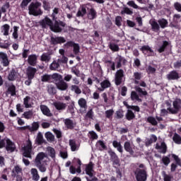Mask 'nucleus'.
I'll return each mask as SVG.
<instances>
[{"instance_id": "47", "label": "nucleus", "mask_w": 181, "mask_h": 181, "mask_svg": "<svg viewBox=\"0 0 181 181\" xmlns=\"http://www.w3.org/2000/svg\"><path fill=\"white\" fill-rule=\"evenodd\" d=\"M18 30H19V27L14 26L13 28L12 36H13V39H18V37H19V35L18 34Z\"/></svg>"}, {"instance_id": "50", "label": "nucleus", "mask_w": 181, "mask_h": 181, "mask_svg": "<svg viewBox=\"0 0 181 181\" xmlns=\"http://www.w3.org/2000/svg\"><path fill=\"white\" fill-rule=\"evenodd\" d=\"M88 135L90 139H92V141H94V139H98V135L94 131L89 132Z\"/></svg>"}, {"instance_id": "25", "label": "nucleus", "mask_w": 181, "mask_h": 181, "mask_svg": "<svg viewBox=\"0 0 181 181\" xmlns=\"http://www.w3.org/2000/svg\"><path fill=\"white\" fill-rule=\"evenodd\" d=\"M156 149H158L160 153H166V144L164 142H162L160 144H157L156 145Z\"/></svg>"}, {"instance_id": "2", "label": "nucleus", "mask_w": 181, "mask_h": 181, "mask_svg": "<svg viewBox=\"0 0 181 181\" xmlns=\"http://www.w3.org/2000/svg\"><path fill=\"white\" fill-rule=\"evenodd\" d=\"M42 4L39 2L31 3L28 6V13L29 15H33V16H40L43 15V11L40 9Z\"/></svg>"}, {"instance_id": "35", "label": "nucleus", "mask_w": 181, "mask_h": 181, "mask_svg": "<svg viewBox=\"0 0 181 181\" xmlns=\"http://www.w3.org/2000/svg\"><path fill=\"white\" fill-rule=\"evenodd\" d=\"M131 100L132 101H138V103H141L142 101L141 98H139V95L135 91H132L131 93Z\"/></svg>"}, {"instance_id": "32", "label": "nucleus", "mask_w": 181, "mask_h": 181, "mask_svg": "<svg viewBox=\"0 0 181 181\" xmlns=\"http://www.w3.org/2000/svg\"><path fill=\"white\" fill-rule=\"evenodd\" d=\"M69 146L71 147V150L72 151V152H76V151H78L79 146L78 144H76V141L70 140Z\"/></svg>"}, {"instance_id": "1", "label": "nucleus", "mask_w": 181, "mask_h": 181, "mask_svg": "<svg viewBox=\"0 0 181 181\" xmlns=\"http://www.w3.org/2000/svg\"><path fill=\"white\" fill-rule=\"evenodd\" d=\"M40 25L42 26V28H49L52 32H62V28L59 26V21H55L54 25H53V21H52V19L47 16L40 21Z\"/></svg>"}, {"instance_id": "24", "label": "nucleus", "mask_w": 181, "mask_h": 181, "mask_svg": "<svg viewBox=\"0 0 181 181\" xmlns=\"http://www.w3.org/2000/svg\"><path fill=\"white\" fill-rule=\"evenodd\" d=\"M40 108L44 115H46L47 117H52V112H50V109H49L47 106L41 105Z\"/></svg>"}, {"instance_id": "57", "label": "nucleus", "mask_w": 181, "mask_h": 181, "mask_svg": "<svg viewBox=\"0 0 181 181\" xmlns=\"http://www.w3.org/2000/svg\"><path fill=\"white\" fill-rule=\"evenodd\" d=\"M42 6L45 11H50V3L49 1H44L42 2Z\"/></svg>"}, {"instance_id": "46", "label": "nucleus", "mask_w": 181, "mask_h": 181, "mask_svg": "<svg viewBox=\"0 0 181 181\" xmlns=\"http://www.w3.org/2000/svg\"><path fill=\"white\" fill-rule=\"evenodd\" d=\"M64 124H65L66 127L67 128H69L70 129H71V128L74 127V123H73V121H71V119H65Z\"/></svg>"}, {"instance_id": "48", "label": "nucleus", "mask_w": 181, "mask_h": 181, "mask_svg": "<svg viewBox=\"0 0 181 181\" xmlns=\"http://www.w3.org/2000/svg\"><path fill=\"white\" fill-rule=\"evenodd\" d=\"M168 45L169 42H168L167 41H163V45L158 48V52L159 53L165 52V49H166V46H168Z\"/></svg>"}, {"instance_id": "54", "label": "nucleus", "mask_w": 181, "mask_h": 181, "mask_svg": "<svg viewBox=\"0 0 181 181\" xmlns=\"http://www.w3.org/2000/svg\"><path fill=\"white\" fill-rule=\"evenodd\" d=\"M161 160L165 166H168L170 163V158L168 156H163Z\"/></svg>"}, {"instance_id": "14", "label": "nucleus", "mask_w": 181, "mask_h": 181, "mask_svg": "<svg viewBox=\"0 0 181 181\" xmlns=\"http://www.w3.org/2000/svg\"><path fill=\"white\" fill-rule=\"evenodd\" d=\"M36 71H37L36 68L28 66L26 69V76L28 78H35V74H36Z\"/></svg>"}, {"instance_id": "43", "label": "nucleus", "mask_w": 181, "mask_h": 181, "mask_svg": "<svg viewBox=\"0 0 181 181\" xmlns=\"http://www.w3.org/2000/svg\"><path fill=\"white\" fill-rule=\"evenodd\" d=\"M23 117H24L25 119H32V117H33V111L29 110V111L25 112L23 114Z\"/></svg>"}, {"instance_id": "58", "label": "nucleus", "mask_w": 181, "mask_h": 181, "mask_svg": "<svg viewBox=\"0 0 181 181\" xmlns=\"http://www.w3.org/2000/svg\"><path fill=\"white\" fill-rule=\"evenodd\" d=\"M107 118H111L114 115V110L110 109L105 112Z\"/></svg>"}, {"instance_id": "31", "label": "nucleus", "mask_w": 181, "mask_h": 181, "mask_svg": "<svg viewBox=\"0 0 181 181\" xmlns=\"http://www.w3.org/2000/svg\"><path fill=\"white\" fill-rule=\"evenodd\" d=\"M60 63L59 62V60L56 61H53L52 63L49 65V70H52L53 71H56V70H57V69H59V67H60Z\"/></svg>"}, {"instance_id": "37", "label": "nucleus", "mask_w": 181, "mask_h": 181, "mask_svg": "<svg viewBox=\"0 0 181 181\" xmlns=\"http://www.w3.org/2000/svg\"><path fill=\"white\" fill-rule=\"evenodd\" d=\"M88 19H90L93 21V19H95L97 18V12L94 8H90L89 11V13H88Z\"/></svg>"}, {"instance_id": "39", "label": "nucleus", "mask_w": 181, "mask_h": 181, "mask_svg": "<svg viewBox=\"0 0 181 181\" xmlns=\"http://www.w3.org/2000/svg\"><path fill=\"white\" fill-rule=\"evenodd\" d=\"M158 23H159L160 27L162 29H165V28H168V20L165 18H161L158 21Z\"/></svg>"}, {"instance_id": "30", "label": "nucleus", "mask_w": 181, "mask_h": 181, "mask_svg": "<svg viewBox=\"0 0 181 181\" xmlns=\"http://www.w3.org/2000/svg\"><path fill=\"white\" fill-rule=\"evenodd\" d=\"M109 154L111 156V159L113 160L114 165H119V160H118V156H117V154L112 151H109Z\"/></svg>"}, {"instance_id": "59", "label": "nucleus", "mask_w": 181, "mask_h": 181, "mask_svg": "<svg viewBox=\"0 0 181 181\" xmlns=\"http://www.w3.org/2000/svg\"><path fill=\"white\" fill-rule=\"evenodd\" d=\"M73 48V52L74 54H78V53H80V45H78V44L75 43Z\"/></svg>"}, {"instance_id": "13", "label": "nucleus", "mask_w": 181, "mask_h": 181, "mask_svg": "<svg viewBox=\"0 0 181 181\" xmlns=\"http://www.w3.org/2000/svg\"><path fill=\"white\" fill-rule=\"evenodd\" d=\"M53 105L56 110H57V111H64V110H66L67 107V104L60 101L54 102Z\"/></svg>"}, {"instance_id": "61", "label": "nucleus", "mask_w": 181, "mask_h": 181, "mask_svg": "<svg viewBox=\"0 0 181 181\" xmlns=\"http://www.w3.org/2000/svg\"><path fill=\"white\" fill-rule=\"evenodd\" d=\"M45 138H47V141H53L54 139V136L53 134L48 132L45 133Z\"/></svg>"}, {"instance_id": "15", "label": "nucleus", "mask_w": 181, "mask_h": 181, "mask_svg": "<svg viewBox=\"0 0 181 181\" xmlns=\"http://www.w3.org/2000/svg\"><path fill=\"white\" fill-rule=\"evenodd\" d=\"M57 88L61 91H66L69 88V85L64 81H61L56 83Z\"/></svg>"}, {"instance_id": "45", "label": "nucleus", "mask_w": 181, "mask_h": 181, "mask_svg": "<svg viewBox=\"0 0 181 181\" xmlns=\"http://www.w3.org/2000/svg\"><path fill=\"white\" fill-rule=\"evenodd\" d=\"M36 142L39 145H42V144H43V142H45V140L43 139V135L42 134V133L40 132L37 134V136L36 138Z\"/></svg>"}, {"instance_id": "7", "label": "nucleus", "mask_w": 181, "mask_h": 181, "mask_svg": "<svg viewBox=\"0 0 181 181\" xmlns=\"http://www.w3.org/2000/svg\"><path fill=\"white\" fill-rule=\"evenodd\" d=\"M95 87L98 88V91L103 92L105 88L111 87V83L108 80H105L100 83V86L95 85Z\"/></svg>"}, {"instance_id": "9", "label": "nucleus", "mask_w": 181, "mask_h": 181, "mask_svg": "<svg viewBox=\"0 0 181 181\" xmlns=\"http://www.w3.org/2000/svg\"><path fill=\"white\" fill-rule=\"evenodd\" d=\"M140 50L145 54L146 56H155V52L152 50L149 45H144L141 47Z\"/></svg>"}, {"instance_id": "19", "label": "nucleus", "mask_w": 181, "mask_h": 181, "mask_svg": "<svg viewBox=\"0 0 181 181\" xmlns=\"http://www.w3.org/2000/svg\"><path fill=\"white\" fill-rule=\"evenodd\" d=\"M28 63L30 66H36L37 63V56L36 54H30L28 58Z\"/></svg>"}, {"instance_id": "12", "label": "nucleus", "mask_w": 181, "mask_h": 181, "mask_svg": "<svg viewBox=\"0 0 181 181\" xmlns=\"http://www.w3.org/2000/svg\"><path fill=\"white\" fill-rule=\"evenodd\" d=\"M90 6H91V5L90 4H84V5H82L77 13H76V16H84V15H86V13H87V9H88L90 8Z\"/></svg>"}, {"instance_id": "4", "label": "nucleus", "mask_w": 181, "mask_h": 181, "mask_svg": "<svg viewBox=\"0 0 181 181\" xmlns=\"http://www.w3.org/2000/svg\"><path fill=\"white\" fill-rule=\"evenodd\" d=\"M32 141L28 140L25 146L23 147V155L25 158H32V155H35V152L32 151Z\"/></svg>"}, {"instance_id": "33", "label": "nucleus", "mask_w": 181, "mask_h": 181, "mask_svg": "<svg viewBox=\"0 0 181 181\" xmlns=\"http://www.w3.org/2000/svg\"><path fill=\"white\" fill-rule=\"evenodd\" d=\"M51 78L54 79V81L56 83H59V81H63V76L57 73L53 74L51 76Z\"/></svg>"}, {"instance_id": "29", "label": "nucleus", "mask_w": 181, "mask_h": 181, "mask_svg": "<svg viewBox=\"0 0 181 181\" xmlns=\"http://www.w3.org/2000/svg\"><path fill=\"white\" fill-rule=\"evenodd\" d=\"M46 152L50 158L54 159L56 158V151L52 147L48 146L47 147Z\"/></svg>"}, {"instance_id": "38", "label": "nucleus", "mask_w": 181, "mask_h": 181, "mask_svg": "<svg viewBox=\"0 0 181 181\" xmlns=\"http://www.w3.org/2000/svg\"><path fill=\"white\" fill-rule=\"evenodd\" d=\"M69 172L71 175H76V173H81V167L78 166L77 169L74 166L71 165L69 168Z\"/></svg>"}, {"instance_id": "49", "label": "nucleus", "mask_w": 181, "mask_h": 181, "mask_svg": "<svg viewBox=\"0 0 181 181\" xmlns=\"http://www.w3.org/2000/svg\"><path fill=\"white\" fill-rule=\"evenodd\" d=\"M122 15L127 14V15H132L134 12L128 7H124L121 11Z\"/></svg>"}, {"instance_id": "18", "label": "nucleus", "mask_w": 181, "mask_h": 181, "mask_svg": "<svg viewBox=\"0 0 181 181\" xmlns=\"http://www.w3.org/2000/svg\"><path fill=\"white\" fill-rule=\"evenodd\" d=\"M45 158H47V154H45L43 152H40L35 159V164L42 163V160H45Z\"/></svg>"}, {"instance_id": "64", "label": "nucleus", "mask_w": 181, "mask_h": 181, "mask_svg": "<svg viewBox=\"0 0 181 181\" xmlns=\"http://www.w3.org/2000/svg\"><path fill=\"white\" fill-rule=\"evenodd\" d=\"M163 177L164 179V181H171L172 180V176L167 175L166 173L163 172Z\"/></svg>"}, {"instance_id": "62", "label": "nucleus", "mask_w": 181, "mask_h": 181, "mask_svg": "<svg viewBox=\"0 0 181 181\" xmlns=\"http://www.w3.org/2000/svg\"><path fill=\"white\" fill-rule=\"evenodd\" d=\"M37 129H39V123L37 122L33 123V126L31 128H30V131L33 132V131H37Z\"/></svg>"}, {"instance_id": "56", "label": "nucleus", "mask_w": 181, "mask_h": 181, "mask_svg": "<svg viewBox=\"0 0 181 181\" xmlns=\"http://www.w3.org/2000/svg\"><path fill=\"white\" fill-rule=\"evenodd\" d=\"M96 146H98V148H100L101 149H105V148H107V146H105V144H104V141L101 140L97 141Z\"/></svg>"}, {"instance_id": "34", "label": "nucleus", "mask_w": 181, "mask_h": 181, "mask_svg": "<svg viewBox=\"0 0 181 181\" xmlns=\"http://www.w3.org/2000/svg\"><path fill=\"white\" fill-rule=\"evenodd\" d=\"M37 168H38L40 172H42V173L46 172V166H47V163H35V164Z\"/></svg>"}, {"instance_id": "42", "label": "nucleus", "mask_w": 181, "mask_h": 181, "mask_svg": "<svg viewBox=\"0 0 181 181\" xmlns=\"http://www.w3.org/2000/svg\"><path fill=\"white\" fill-rule=\"evenodd\" d=\"M12 172L14 176L22 175V168L19 165H16L14 167Z\"/></svg>"}, {"instance_id": "6", "label": "nucleus", "mask_w": 181, "mask_h": 181, "mask_svg": "<svg viewBox=\"0 0 181 181\" xmlns=\"http://www.w3.org/2000/svg\"><path fill=\"white\" fill-rule=\"evenodd\" d=\"M4 142H6V149L7 152L9 153L12 152H15V149H16V146H15V144L12 142L9 139H4Z\"/></svg>"}, {"instance_id": "16", "label": "nucleus", "mask_w": 181, "mask_h": 181, "mask_svg": "<svg viewBox=\"0 0 181 181\" xmlns=\"http://www.w3.org/2000/svg\"><path fill=\"white\" fill-rule=\"evenodd\" d=\"M167 78L168 80H179V78H180V76L177 71H172L167 74Z\"/></svg>"}, {"instance_id": "63", "label": "nucleus", "mask_w": 181, "mask_h": 181, "mask_svg": "<svg viewBox=\"0 0 181 181\" xmlns=\"http://www.w3.org/2000/svg\"><path fill=\"white\" fill-rule=\"evenodd\" d=\"M110 49L112 50V52H118L119 50V47L116 44H110Z\"/></svg>"}, {"instance_id": "27", "label": "nucleus", "mask_w": 181, "mask_h": 181, "mask_svg": "<svg viewBox=\"0 0 181 181\" xmlns=\"http://www.w3.org/2000/svg\"><path fill=\"white\" fill-rule=\"evenodd\" d=\"M30 173L32 175L33 180L39 181L40 179V176L39 175V173L37 172V169L32 168L30 170Z\"/></svg>"}, {"instance_id": "41", "label": "nucleus", "mask_w": 181, "mask_h": 181, "mask_svg": "<svg viewBox=\"0 0 181 181\" xmlns=\"http://www.w3.org/2000/svg\"><path fill=\"white\" fill-rule=\"evenodd\" d=\"M59 12H60V9L59 8H54L52 10V18L53 21H55V22L57 20V16L59 15Z\"/></svg>"}, {"instance_id": "26", "label": "nucleus", "mask_w": 181, "mask_h": 181, "mask_svg": "<svg viewBox=\"0 0 181 181\" xmlns=\"http://www.w3.org/2000/svg\"><path fill=\"white\" fill-rule=\"evenodd\" d=\"M149 23L151 26V29L154 32H158L160 29V26H159V24L158 23V22H156V21L151 19L150 20Z\"/></svg>"}, {"instance_id": "60", "label": "nucleus", "mask_w": 181, "mask_h": 181, "mask_svg": "<svg viewBox=\"0 0 181 181\" xmlns=\"http://www.w3.org/2000/svg\"><path fill=\"white\" fill-rule=\"evenodd\" d=\"M173 22L175 23H179V22H181V16H180V14H175L174 15Z\"/></svg>"}, {"instance_id": "10", "label": "nucleus", "mask_w": 181, "mask_h": 181, "mask_svg": "<svg viewBox=\"0 0 181 181\" xmlns=\"http://www.w3.org/2000/svg\"><path fill=\"white\" fill-rule=\"evenodd\" d=\"M19 77V73L15 69H12L9 72L7 76L8 81H15L16 78Z\"/></svg>"}, {"instance_id": "20", "label": "nucleus", "mask_w": 181, "mask_h": 181, "mask_svg": "<svg viewBox=\"0 0 181 181\" xmlns=\"http://www.w3.org/2000/svg\"><path fill=\"white\" fill-rule=\"evenodd\" d=\"M124 148L126 152H129L130 155H134V145L129 143V141L124 142Z\"/></svg>"}, {"instance_id": "22", "label": "nucleus", "mask_w": 181, "mask_h": 181, "mask_svg": "<svg viewBox=\"0 0 181 181\" xmlns=\"http://www.w3.org/2000/svg\"><path fill=\"white\" fill-rule=\"evenodd\" d=\"M51 43H52V45H58V43H66V39H64L63 37H52Z\"/></svg>"}, {"instance_id": "23", "label": "nucleus", "mask_w": 181, "mask_h": 181, "mask_svg": "<svg viewBox=\"0 0 181 181\" xmlns=\"http://www.w3.org/2000/svg\"><path fill=\"white\" fill-rule=\"evenodd\" d=\"M11 29V25L8 24H4L1 27V32L3 33L4 36H9V30Z\"/></svg>"}, {"instance_id": "3", "label": "nucleus", "mask_w": 181, "mask_h": 181, "mask_svg": "<svg viewBox=\"0 0 181 181\" xmlns=\"http://www.w3.org/2000/svg\"><path fill=\"white\" fill-rule=\"evenodd\" d=\"M166 106L168 107V111H169L170 114H177L181 109V100L176 99L173 102V107L172 105L169 102L165 103Z\"/></svg>"}, {"instance_id": "44", "label": "nucleus", "mask_w": 181, "mask_h": 181, "mask_svg": "<svg viewBox=\"0 0 181 181\" xmlns=\"http://www.w3.org/2000/svg\"><path fill=\"white\" fill-rule=\"evenodd\" d=\"M173 141H174L175 144H177V145H181L180 135L175 133L173 137Z\"/></svg>"}, {"instance_id": "21", "label": "nucleus", "mask_w": 181, "mask_h": 181, "mask_svg": "<svg viewBox=\"0 0 181 181\" xmlns=\"http://www.w3.org/2000/svg\"><path fill=\"white\" fill-rule=\"evenodd\" d=\"M115 63L117 64V68L119 69L122 64H125V63H127V60L122 56L118 55L115 59Z\"/></svg>"}, {"instance_id": "8", "label": "nucleus", "mask_w": 181, "mask_h": 181, "mask_svg": "<svg viewBox=\"0 0 181 181\" xmlns=\"http://www.w3.org/2000/svg\"><path fill=\"white\" fill-rule=\"evenodd\" d=\"M0 62L4 67H8V66H9V59H8V54H6V53L0 52Z\"/></svg>"}, {"instance_id": "5", "label": "nucleus", "mask_w": 181, "mask_h": 181, "mask_svg": "<svg viewBox=\"0 0 181 181\" xmlns=\"http://www.w3.org/2000/svg\"><path fill=\"white\" fill-rule=\"evenodd\" d=\"M135 176L137 181H146V177L148 175L146 174V170L138 168L135 171Z\"/></svg>"}, {"instance_id": "53", "label": "nucleus", "mask_w": 181, "mask_h": 181, "mask_svg": "<svg viewBox=\"0 0 181 181\" xmlns=\"http://www.w3.org/2000/svg\"><path fill=\"white\" fill-rule=\"evenodd\" d=\"M172 158H173L174 160H175V163L178 166H181V159L175 154H172Z\"/></svg>"}, {"instance_id": "11", "label": "nucleus", "mask_w": 181, "mask_h": 181, "mask_svg": "<svg viewBox=\"0 0 181 181\" xmlns=\"http://www.w3.org/2000/svg\"><path fill=\"white\" fill-rule=\"evenodd\" d=\"M124 77V71L122 69L118 70L115 74V84L119 86L122 83V78Z\"/></svg>"}, {"instance_id": "17", "label": "nucleus", "mask_w": 181, "mask_h": 181, "mask_svg": "<svg viewBox=\"0 0 181 181\" xmlns=\"http://www.w3.org/2000/svg\"><path fill=\"white\" fill-rule=\"evenodd\" d=\"M93 166L94 165L91 162L86 166V173L90 176V177H93V175H94V170L93 169Z\"/></svg>"}, {"instance_id": "40", "label": "nucleus", "mask_w": 181, "mask_h": 181, "mask_svg": "<svg viewBox=\"0 0 181 181\" xmlns=\"http://www.w3.org/2000/svg\"><path fill=\"white\" fill-rule=\"evenodd\" d=\"M78 104L79 105V107H81V108H87V100H86V99L81 98L78 101Z\"/></svg>"}, {"instance_id": "55", "label": "nucleus", "mask_w": 181, "mask_h": 181, "mask_svg": "<svg viewBox=\"0 0 181 181\" xmlns=\"http://www.w3.org/2000/svg\"><path fill=\"white\" fill-rule=\"evenodd\" d=\"M147 121L151 124V125H158V122H156V119H155V117H148Z\"/></svg>"}, {"instance_id": "52", "label": "nucleus", "mask_w": 181, "mask_h": 181, "mask_svg": "<svg viewBox=\"0 0 181 181\" xmlns=\"http://www.w3.org/2000/svg\"><path fill=\"white\" fill-rule=\"evenodd\" d=\"M127 119L129 121L131 119H133V118H135V115L134 112L131 110H127V115H126Z\"/></svg>"}, {"instance_id": "28", "label": "nucleus", "mask_w": 181, "mask_h": 181, "mask_svg": "<svg viewBox=\"0 0 181 181\" xmlns=\"http://www.w3.org/2000/svg\"><path fill=\"white\" fill-rule=\"evenodd\" d=\"M23 104L25 108H32V105H33V103H32V99L30 96H26L23 99Z\"/></svg>"}, {"instance_id": "51", "label": "nucleus", "mask_w": 181, "mask_h": 181, "mask_svg": "<svg viewBox=\"0 0 181 181\" xmlns=\"http://www.w3.org/2000/svg\"><path fill=\"white\" fill-rule=\"evenodd\" d=\"M71 91H74L76 94H81V89H80L78 86L72 85L71 86Z\"/></svg>"}, {"instance_id": "36", "label": "nucleus", "mask_w": 181, "mask_h": 181, "mask_svg": "<svg viewBox=\"0 0 181 181\" xmlns=\"http://www.w3.org/2000/svg\"><path fill=\"white\" fill-rule=\"evenodd\" d=\"M52 59V57L50 56V54L47 53H43L41 55V62H45V63H48V62H50V59Z\"/></svg>"}]
</instances>
